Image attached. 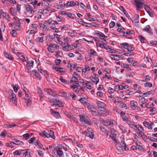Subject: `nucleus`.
<instances>
[{"label": "nucleus", "instance_id": "obj_52", "mask_svg": "<svg viewBox=\"0 0 157 157\" xmlns=\"http://www.w3.org/2000/svg\"><path fill=\"white\" fill-rule=\"evenodd\" d=\"M136 126H137V127H136L135 130L137 129L138 131L140 130L142 131H144V129L142 126L140 125L139 124L136 125Z\"/></svg>", "mask_w": 157, "mask_h": 157}, {"label": "nucleus", "instance_id": "obj_22", "mask_svg": "<svg viewBox=\"0 0 157 157\" xmlns=\"http://www.w3.org/2000/svg\"><path fill=\"white\" fill-rule=\"evenodd\" d=\"M33 63L34 62L33 61H27V67L28 69H30L31 67H33Z\"/></svg>", "mask_w": 157, "mask_h": 157}, {"label": "nucleus", "instance_id": "obj_18", "mask_svg": "<svg viewBox=\"0 0 157 157\" xmlns=\"http://www.w3.org/2000/svg\"><path fill=\"white\" fill-rule=\"evenodd\" d=\"M90 111L91 112L92 114L93 115L98 117H101L102 115L101 113H98L97 112H96L93 109H91L90 110Z\"/></svg>", "mask_w": 157, "mask_h": 157}, {"label": "nucleus", "instance_id": "obj_9", "mask_svg": "<svg viewBox=\"0 0 157 157\" xmlns=\"http://www.w3.org/2000/svg\"><path fill=\"white\" fill-rule=\"evenodd\" d=\"M102 123L105 125L106 126H112L113 124L112 121L109 119L104 120L102 122Z\"/></svg>", "mask_w": 157, "mask_h": 157}, {"label": "nucleus", "instance_id": "obj_23", "mask_svg": "<svg viewBox=\"0 0 157 157\" xmlns=\"http://www.w3.org/2000/svg\"><path fill=\"white\" fill-rule=\"evenodd\" d=\"M4 54L5 56L7 58L11 60H13V58L12 56L9 53L4 52Z\"/></svg>", "mask_w": 157, "mask_h": 157}, {"label": "nucleus", "instance_id": "obj_20", "mask_svg": "<svg viewBox=\"0 0 157 157\" xmlns=\"http://www.w3.org/2000/svg\"><path fill=\"white\" fill-rule=\"evenodd\" d=\"M71 26L69 25H66L60 26L59 28L61 30H67L70 29Z\"/></svg>", "mask_w": 157, "mask_h": 157}, {"label": "nucleus", "instance_id": "obj_2", "mask_svg": "<svg viewBox=\"0 0 157 157\" xmlns=\"http://www.w3.org/2000/svg\"><path fill=\"white\" fill-rule=\"evenodd\" d=\"M80 78V76L76 72H74L72 77L71 78L70 82L73 83H75V84H78V79Z\"/></svg>", "mask_w": 157, "mask_h": 157}, {"label": "nucleus", "instance_id": "obj_59", "mask_svg": "<svg viewBox=\"0 0 157 157\" xmlns=\"http://www.w3.org/2000/svg\"><path fill=\"white\" fill-rule=\"evenodd\" d=\"M44 37H38L37 38V40L39 42L41 43H43L44 42Z\"/></svg>", "mask_w": 157, "mask_h": 157}, {"label": "nucleus", "instance_id": "obj_37", "mask_svg": "<svg viewBox=\"0 0 157 157\" xmlns=\"http://www.w3.org/2000/svg\"><path fill=\"white\" fill-rule=\"evenodd\" d=\"M45 24L47 25L48 24H49L54 25L55 22L54 21L51 20H48L45 21L44 22Z\"/></svg>", "mask_w": 157, "mask_h": 157}, {"label": "nucleus", "instance_id": "obj_35", "mask_svg": "<svg viewBox=\"0 0 157 157\" xmlns=\"http://www.w3.org/2000/svg\"><path fill=\"white\" fill-rule=\"evenodd\" d=\"M143 124L145 127H147L148 128L151 129H152V128L151 127V125H150V124L148 122L144 121L143 122Z\"/></svg>", "mask_w": 157, "mask_h": 157}, {"label": "nucleus", "instance_id": "obj_29", "mask_svg": "<svg viewBox=\"0 0 157 157\" xmlns=\"http://www.w3.org/2000/svg\"><path fill=\"white\" fill-rule=\"evenodd\" d=\"M96 103L98 106L101 108L104 107L106 105L104 102H102L100 101H97Z\"/></svg>", "mask_w": 157, "mask_h": 157}, {"label": "nucleus", "instance_id": "obj_44", "mask_svg": "<svg viewBox=\"0 0 157 157\" xmlns=\"http://www.w3.org/2000/svg\"><path fill=\"white\" fill-rule=\"evenodd\" d=\"M64 114L68 118L71 119L73 116L71 113H68L67 112H65L64 113Z\"/></svg>", "mask_w": 157, "mask_h": 157}, {"label": "nucleus", "instance_id": "obj_1", "mask_svg": "<svg viewBox=\"0 0 157 157\" xmlns=\"http://www.w3.org/2000/svg\"><path fill=\"white\" fill-rule=\"evenodd\" d=\"M8 92L9 94V98L10 101H12L13 103L15 105H17V99L16 95L13 93L12 90H8Z\"/></svg>", "mask_w": 157, "mask_h": 157}, {"label": "nucleus", "instance_id": "obj_51", "mask_svg": "<svg viewBox=\"0 0 157 157\" xmlns=\"http://www.w3.org/2000/svg\"><path fill=\"white\" fill-rule=\"evenodd\" d=\"M67 15L69 18H71L74 19V16H75L72 13H67Z\"/></svg>", "mask_w": 157, "mask_h": 157}, {"label": "nucleus", "instance_id": "obj_8", "mask_svg": "<svg viewBox=\"0 0 157 157\" xmlns=\"http://www.w3.org/2000/svg\"><path fill=\"white\" fill-rule=\"evenodd\" d=\"M25 100V102L26 103L27 106L29 107L32 103V98L30 95H29V97L25 96V98H23Z\"/></svg>", "mask_w": 157, "mask_h": 157}, {"label": "nucleus", "instance_id": "obj_56", "mask_svg": "<svg viewBox=\"0 0 157 157\" xmlns=\"http://www.w3.org/2000/svg\"><path fill=\"white\" fill-rule=\"evenodd\" d=\"M96 2L99 5L101 6L102 7H104V2H103L100 1L99 0H96Z\"/></svg>", "mask_w": 157, "mask_h": 157}, {"label": "nucleus", "instance_id": "obj_53", "mask_svg": "<svg viewBox=\"0 0 157 157\" xmlns=\"http://www.w3.org/2000/svg\"><path fill=\"white\" fill-rule=\"evenodd\" d=\"M151 77L148 75H146L144 78V79L141 81L142 82H146L147 81H150Z\"/></svg>", "mask_w": 157, "mask_h": 157}, {"label": "nucleus", "instance_id": "obj_17", "mask_svg": "<svg viewBox=\"0 0 157 157\" xmlns=\"http://www.w3.org/2000/svg\"><path fill=\"white\" fill-rule=\"evenodd\" d=\"M144 8L147 12V13L151 17H153L154 16L151 10H149V9L148 7L147 6H144Z\"/></svg>", "mask_w": 157, "mask_h": 157}, {"label": "nucleus", "instance_id": "obj_36", "mask_svg": "<svg viewBox=\"0 0 157 157\" xmlns=\"http://www.w3.org/2000/svg\"><path fill=\"white\" fill-rule=\"evenodd\" d=\"M33 74L35 76L38 77L40 79H41V77L40 76V74L36 71V70H34L32 71Z\"/></svg>", "mask_w": 157, "mask_h": 157}, {"label": "nucleus", "instance_id": "obj_43", "mask_svg": "<svg viewBox=\"0 0 157 157\" xmlns=\"http://www.w3.org/2000/svg\"><path fill=\"white\" fill-rule=\"evenodd\" d=\"M139 39L140 41L142 43H144L146 41V39L142 35L139 36Z\"/></svg>", "mask_w": 157, "mask_h": 157}, {"label": "nucleus", "instance_id": "obj_31", "mask_svg": "<svg viewBox=\"0 0 157 157\" xmlns=\"http://www.w3.org/2000/svg\"><path fill=\"white\" fill-rule=\"evenodd\" d=\"M23 89L25 93V97H29V95H30L29 90L27 89L24 86H23Z\"/></svg>", "mask_w": 157, "mask_h": 157}, {"label": "nucleus", "instance_id": "obj_55", "mask_svg": "<svg viewBox=\"0 0 157 157\" xmlns=\"http://www.w3.org/2000/svg\"><path fill=\"white\" fill-rule=\"evenodd\" d=\"M147 101V100L146 99L144 98H142L139 101L141 103L144 104Z\"/></svg>", "mask_w": 157, "mask_h": 157}, {"label": "nucleus", "instance_id": "obj_62", "mask_svg": "<svg viewBox=\"0 0 157 157\" xmlns=\"http://www.w3.org/2000/svg\"><path fill=\"white\" fill-rule=\"evenodd\" d=\"M128 44L127 43H123L121 44V45L123 47V48L126 49Z\"/></svg>", "mask_w": 157, "mask_h": 157}, {"label": "nucleus", "instance_id": "obj_38", "mask_svg": "<svg viewBox=\"0 0 157 157\" xmlns=\"http://www.w3.org/2000/svg\"><path fill=\"white\" fill-rule=\"evenodd\" d=\"M127 124L132 128L134 129V130H136V125H135V124H133V123L130 121V122L128 123ZM136 127H137V126H136Z\"/></svg>", "mask_w": 157, "mask_h": 157}, {"label": "nucleus", "instance_id": "obj_47", "mask_svg": "<svg viewBox=\"0 0 157 157\" xmlns=\"http://www.w3.org/2000/svg\"><path fill=\"white\" fill-rule=\"evenodd\" d=\"M123 120L127 124L128 123L130 122V121L128 119L127 117L125 115L123 116L122 117Z\"/></svg>", "mask_w": 157, "mask_h": 157}, {"label": "nucleus", "instance_id": "obj_3", "mask_svg": "<svg viewBox=\"0 0 157 157\" xmlns=\"http://www.w3.org/2000/svg\"><path fill=\"white\" fill-rule=\"evenodd\" d=\"M134 2L135 6L136 7L137 10L139 11L142 8L144 3V1L143 0H135Z\"/></svg>", "mask_w": 157, "mask_h": 157}, {"label": "nucleus", "instance_id": "obj_4", "mask_svg": "<svg viewBox=\"0 0 157 157\" xmlns=\"http://www.w3.org/2000/svg\"><path fill=\"white\" fill-rule=\"evenodd\" d=\"M85 135L91 138H93L94 137V134L93 132V130L90 128H88L86 131L84 132Z\"/></svg>", "mask_w": 157, "mask_h": 157}, {"label": "nucleus", "instance_id": "obj_46", "mask_svg": "<svg viewBox=\"0 0 157 157\" xmlns=\"http://www.w3.org/2000/svg\"><path fill=\"white\" fill-rule=\"evenodd\" d=\"M120 106L121 108H124L126 109H128V107L126 106V104L124 102H121L120 104Z\"/></svg>", "mask_w": 157, "mask_h": 157}, {"label": "nucleus", "instance_id": "obj_6", "mask_svg": "<svg viewBox=\"0 0 157 157\" xmlns=\"http://www.w3.org/2000/svg\"><path fill=\"white\" fill-rule=\"evenodd\" d=\"M98 75L95 73H94L93 75L90 76V78L92 81L97 84L99 82V79L98 78Z\"/></svg>", "mask_w": 157, "mask_h": 157}, {"label": "nucleus", "instance_id": "obj_10", "mask_svg": "<svg viewBox=\"0 0 157 157\" xmlns=\"http://www.w3.org/2000/svg\"><path fill=\"white\" fill-rule=\"evenodd\" d=\"M50 112L51 114L57 119L60 118L61 116L59 113L57 112L54 111L53 109H51L50 110Z\"/></svg>", "mask_w": 157, "mask_h": 157}, {"label": "nucleus", "instance_id": "obj_63", "mask_svg": "<svg viewBox=\"0 0 157 157\" xmlns=\"http://www.w3.org/2000/svg\"><path fill=\"white\" fill-rule=\"evenodd\" d=\"M134 33V32L133 30H132L128 32H126V34L128 35H131V34H132Z\"/></svg>", "mask_w": 157, "mask_h": 157}, {"label": "nucleus", "instance_id": "obj_27", "mask_svg": "<svg viewBox=\"0 0 157 157\" xmlns=\"http://www.w3.org/2000/svg\"><path fill=\"white\" fill-rule=\"evenodd\" d=\"M121 67L122 68H126L127 70H131V69L129 67V65L126 63H121Z\"/></svg>", "mask_w": 157, "mask_h": 157}, {"label": "nucleus", "instance_id": "obj_21", "mask_svg": "<svg viewBox=\"0 0 157 157\" xmlns=\"http://www.w3.org/2000/svg\"><path fill=\"white\" fill-rule=\"evenodd\" d=\"M151 29L149 25L146 26L143 29V30L146 32H148L150 35L152 34V33L151 31Z\"/></svg>", "mask_w": 157, "mask_h": 157}, {"label": "nucleus", "instance_id": "obj_11", "mask_svg": "<svg viewBox=\"0 0 157 157\" xmlns=\"http://www.w3.org/2000/svg\"><path fill=\"white\" fill-rule=\"evenodd\" d=\"M121 142L120 144V145L121 146L120 147L125 150L126 148V144L124 141V136H122L121 137Z\"/></svg>", "mask_w": 157, "mask_h": 157}, {"label": "nucleus", "instance_id": "obj_5", "mask_svg": "<svg viewBox=\"0 0 157 157\" xmlns=\"http://www.w3.org/2000/svg\"><path fill=\"white\" fill-rule=\"evenodd\" d=\"M53 104L51 105L55 107H61L63 106V104L62 101L56 99L53 101Z\"/></svg>", "mask_w": 157, "mask_h": 157}, {"label": "nucleus", "instance_id": "obj_45", "mask_svg": "<svg viewBox=\"0 0 157 157\" xmlns=\"http://www.w3.org/2000/svg\"><path fill=\"white\" fill-rule=\"evenodd\" d=\"M120 129L122 131V132L124 133H126L127 132V130L125 128L124 126L122 125H120L119 126Z\"/></svg>", "mask_w": 157, "mask_h": 157}, {"label": "nucleus", "instance_id": "obj_58", "mask_svg": "<svg viewBox=\"0 0 157 157\" xmlns=\"http://www.w3.org/2000/svg\"><path fill=\"white\" fill-rule=\"evenodd\" d=\"M126 49H127L128 51H132L134 49V48L128 45Z\"/></svg>", "mask_w": 157, "mask_h": 157}, {"label": "nucleus", "instance_id": "obj_33", "mask_svg": "<svg viewBox=\"0 0 157 157\" xmlns=\"http://www.w3.org/2000/svg\"><path fill=\"white\" fill-rule=\"evenodd\" d=\"M123 87V86L122 85H119L115 86L114 87V89L115 91H119L120 90H122V87Z\"/></svg>", "mask_w": 157, "mask_h": 157}, {"label": "nucleus", "instance_id": "obj_50", "mask_svg": "<svg viewBox=\"0 0 157 157\" xmlns=\"http://www.w3.org/2000/svg\"><path fill=\"white\" fill-rule=\"evenodd\" d=\"M144 86L145 87H151L152 86V84L151 82H147L144 84Z\"/></svg>", "mask_w": 157, "mask_h": 157}, {"label": "nucleus", "instance_id": "obj_49", "mask_svg": "<svg viewBox=\"0 0 157 157\" xmlns=\"http://www.w3.org/2000/svg\"><path fill=\"white\" fill-rule=\"evenodd\" d=\"M38 71L44 75L47 74V71L46 70H43L41 68L38 69Z\"/></svg>", "mask_w": 157, "mask_h": 157}, {"label": "nucleus", "instance_id": "obj_14", "mask_svg": "<svg viewBox=\"0 0 157 157\" xmlns=\"http://www.w3.org/2000/svg\"><path fill=\"white\" fill-rule=\"evenodd\" d=\"M59 94L60 96L63 97H65L67 99H70V97L69 96V94L65 92L60 91Z\"/></svg>", "mask_w": 157, "mask_h": 157}, {"label": "nucleus", "instance_id": "obj_61", "mask_svg": "<svg viewBox=\"0 0 157 157\" xmlns=\"http://www.w3.org/2000/svg\"><path fill=\"white\" fill-rule=\"evenodd\" d=\"M80 119L82 121H83L85 122V121H87V119H86L85 117H83L82 115H80L79 116Z\"/></svg>", "mask_w": 157, "mask_h": 157}, {"label": "nucleus", "instance_id": "obj_7", "mask_svg": "<svg viewBox=\"0 0 157 157\" xmlns=\"http://www.w3.org/2000/svg\"><path fill=\"white\" fill-rule=\"evenodd\" d=\"M25 13L26 14L28 13H29L31 14H33L34 13L33 8L32 7L29 5H27L25 6Z\"/></svg>", "mask_w": 157, "mask_h": 157}, {"label": "nucleus", "instance_id": "obj_42", "mask_svg": "<svg viewBox=\"0 0 157 157\" xmlns=\"http://www.w3.org/2000/svg\"><path fill=\"white\" fill-rule=\"evenodd\" d=\"M74 2L73 1H71L70 2H69L67 3H66V6L67 7L74 6Z\"/></svg>", "mask_w": 157, "mask_h": 157}, {"label": "nucleus", "instance_id": "obj_13", "mask_svg": "<svg viewBox=\"0 0 157 157\" xmlns=\"http://www.w3.org/2000/svg\"><path fill=\"white\" fill-rule=\"evenodd\" d=\"M62 147H57L56 148V153L59 157H61L63 154V152L62 151Z\"/></svg>", "mask_w": 157, "mask_h": 157}, {"label": "nucleus", "instance_id": "obj_60", "mask_svg": "<svg viewBox=\"0 0 157 157\" xmlns=\"http://www.w3.org/2000/svg\"><path fill=\"white\" fill-rule=\"evenodd\" d=\"M108 92L110 94H112V93H113L114 92V91L115 90V89H113L112 88L110 87H109L108 88Z\"/></svg>", "mask_w": 157, "mask_h": 157}, {"label": "nucleus", "instance_id": "obj_12", "mask_svg": "<svg viewBox=\"0 0 157 157\" xmlns=\"http://www.w3.org/2000/svg\"><path fill=\"white\" fill-rule=\"evenodd\" d=\"M45 137L47 138L50 137L53 139H54L55 135H54V132L52 130H50L49 131H48V132H46V133Z\"/></svg>", "mask_w": 157, "mask_h": 157}, {"label": "nucleus", "instance_id": "obj_26", "mask_svg": "<svg viewBox=\"0 0 157 157\" xmlns=\"http://www.w3.org/2000/svg\"><path fill=\"white\" fill-rule=\"evenodd\" d=\"M59 79L62 83L64 84L69 85V82L63 79L62 76H60Z\"/></svg>", "mask_w": 157, "mask_h": 157}, {"label": "nucleus", "instance_id": "obj_25", "mask_svg": "<svg viewBox=\"0 0 157 157\" xmlns=\"http://www.w3.org/2000/svg\"><path fill=\"white\" fill-rule=\"evenodd\" d=\"M10 12L11 14L13 16H15L17 14L15 9L12 7L10 8Z\"/></svg>", "mask_w": 157, "mask_h": 157}, {"label": "nucleus", "instance_id": "obj_32", "mask_svg": "<svg viewBox=\"0 0 157 157\" xmlns=\"http://www.w3.org/2000/svg\"><path fill=\"white\" fill-rule=\"evenodd\" d=\"M5 26H2L0 28V40L2 41H3V36H2V31H3V32L5 30Z\"/></svg>", "mask_w": 157, "mask_h": 157}, {"label": "nucleus", "instance_id": "obj_57", "mask_svg": "<svg viewBox=\"0 0 157 157\" xmlns=\"http://www.w3.org/2000/svg\"><path fill=\"white\" fill-rule=\"evenodd\" d=\"M68 34L71 37H74L75 36V33L73 31H71L68 33Z\"/></svg>", "mask_w": 157, "mask_h": 157}, {"label": "nucleus", "instance_id": "obj_54", "mask_svg": "<svg viewBox=\"0 0 157 157\" xmlns=\"http://www.w3.org/2000/svg\"><path fill=\"white\" fill-rule=\"evenodd\" d=\"M124 55L127 56H133L134 55V53L133 52H130L129 53L126 52L124 53Z\"/></svg>", "mask_w": 157, "mask_h": 157}, {"label": "nucleus", "instance_id": "obj_48", "mask_svg": "<svg viewBox=\"0 0 157 157\" xmlns=\"http://www.w3.org/2000/svg\"><path fill=\"white\" fill-rule=\"evenodd\" d=\"M86 105V107L90 110L93 109H94V107L88 103H86V105Z\"/></svg>", "mask_w": 157, "mask_h": 157}, {"label": "nucleus", "instance_id": "obj_19", "mask_svg": "<svg viewBox=\"0 0 157 157\" xmlns=\"http://www.w3.org/2000/svg\"><path fill=\"white\" fill-rule=\"evenodd\" d=\"M34 144L36 147H38L40 148H42L43 147V145L38 140H36V141L34 142Z\"/></svg>", "mask_w": 157, "mask_h": 157}, {"label": "nucleus", "instance_id": "obj_64", "mask_svg": "<svg viewBox=\"0 0 157 157\" xmlns=\"http://www.w3.org/2000/svg\"><path fill=\"white\" fill-rule=\"evenodd\" d=\"M61 60L60 59H56L55 60V63L56 65L58 66L59 65Z\"/></svg>", "mask_w": 157, "mask_h": 157}, {"label": "nucleus", "instance_id": "obj_24", "mask_svg": "<svg viewBox=\"0 0 157 157\" xmlns=\"http://www.w3.org/2000/svg\"><path fill=\"white\" fill-rule=\"evenodd\" d=\"M139 16L138 15H135L134 17V20L132 21L135 24V25H138V23L139 22Z\"/></svg>", "mask_w": 157, "mask_h": 157}, {"label": "nucleus", "instance_id": "obj_39", "mask_svg": "<svg viewBox=\"0 0 157 157\" xmlns=\"http://www.w3.org/2000/svg\"><path fill=\"white\" fill-rule=\"evenodd\" d=\"M3 16L8 21H10V17L9 15V14L8 13H7L6 12L3 15Z\"/></svg>", "mask_w": 157, "mask_h": 157}, {"label": "nucleus", "instance_id": "obj_41", "mask_svg": "<svg viewBox=\"0 0 157 157\" xmlns=\"http://www.w3.org/2000/svg\"><path fill=\"white\" fill-rule=\"evenodd\" d=\"M97 53V52L93 50H90L89 54L90 56L93 57L94 56H95L96 55Z\"/></svg>", "mask_w": 157, "mask_h": 157}, {"label": "nucleus", "instance_id": "obj_40", "mask_svg": "<svg viewBox=\"0 0 157 157\" xmlns=\"http://www.w3.org/2000/svg\"><path fill=\"white\" fill-rule=\"evenodd\" d=\"M33 134L32 133L30 134L26 133L23 135V136L25 138V139L27 140Z\"/></svg>", "mask_w": 157, "mask_h": 157}, {"label": "nucleus", "instance_id": "obj_15", "mask_svg": "<svg viewBox=\"0 0 157 157\" xmlns=\"http://www.w3.org/2000/svg\"><path fill=\"white\" fill-rule=\"evenodd\" d=\"M122 56V55H111V58L115 60H118Z\"/></svg>", "mask_w": 157, "mask_h": 157}, {"label": "nucleus", "instance_id": "obj_30", "mask_svg": "<svg viewBox=\"0 0 157 157\" xmlns=\"http://www.w3.org/2000/svg\"><path fill=\"white\" fill-rule=\"evenodd\" d=\"M44 90L45 92H47L48 94H51L53 96H56V94H52V93H54V92H52V90L50 89L45 88L44 89Z\"/></svg>", "mask_w": 157, "mask_h": 157}, {"label": "nucleus", "instance_id": "obj_28", "mask_svg": "<svg viewBox=\"0 0 157 157\" xmlns=\"http://www.w3.org/2000/svg\"><path fill=\"white\" fill-rule=\"evenodd\" d=\"M131 108L133 109H135V107L137 105V103L135 101H133L131 102Z\"/></svg>", "mask_w": 157, "mask_h": 157}, {"label": "nucleus", "instance_id": "obj_34", "mask_svg": "<svg viewBox=\"0 0 157 157\" xmlns=\"http://www.w3.org/2000/svg\"><path fill=\"white\" fill-rule=\"evenodd\" d=\"M137 135L140 137H141L143 139H147V136L144 134L143 132L141 133H137Z\"/></svg>", "mask_w": 157, "mask_h": 157}, {"label": "nucleus", "instance_id": "obj_16", "mask_svg": "<svg viewBox=\"0 0 157 157\" xmlns=\"http://www.w3.org/2000/svg\"><path fill=\"white\" fill-rule=\"evenodd\" d=\"M97 46L101 48H104L105 49H107L109 47V46L105 44H102L101 43H98L96 44Z\"/></svg>", "mask_w": 157, "mask_h": 157}]
</instances>
